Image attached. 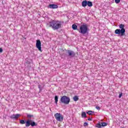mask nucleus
I'll list each match as a JSON object with an SVG mask.
<instances>
[{
    "label": "nucleus",
    "instance_id": "1",
    "mask_svg": "<svg viewBox=\"0 0 128 128\" xmlns=\"http://www.w3.org/2000/svg\"><path fill=\"white\" fill-rule=\"evenodd\" d=\"M50 28H52L54 30H56L62 28V22L56 20H52L48 24Z\"/></svg>",
    "mask_w": 128,
    "mask_h": 128
},
{
    "label": "nucleus",
    "instance_id": "2",
    "mask_svg": "<svg viewBox=\"0 0 128 128\" xmlns=\"http://www.w3.org/2000/svg\"><path fill=\"white\" fill-rule=\"evenodd\" d=\"M119 28L120 29H116L115 30L116 34H120L121 36H124L126 33V29H124V24H120L119 25Z\"/></svg>",
    "mask_w": 128,
    "mask_h": 128
},
{
    "label": "nucleus",
    "instance_id": "3",
    "mask_svg": "<svg viewBox=\"0 0 128 128\" xmlns=\"http://www.w3.org/2000/svg\"><path fill=\"white\" fill-rule=\"evenodd\" d=\"M79 32L82 34H88V25L84 24L80 26V30L78 29Z\"/></svg>",
    "mask_w": 128,
    "mask_h": 128
},
{
    "label": "nucleus",
    "instance_id": "4",
    "mask_svg": "<svg viewBox=\"0 0 128 128\" xmlns=\"http://www.w3.org/2000/svg\"><path fill=\"white\" fill-rule=\"evenodd\" d=\"M70 102V97H68L67 96H64L60 98V103L64 104H68Z\"/></svg>",
    "mask_w": 128,
    "mask_h": 128
},
{
    "label": "nucleus",
    "instance_id": "5",
    "mask_svg": "<svg viewBox=\"0 0 128 128\" xmlns=\"http://www.w3.org/2000/svg\"><path fill=\"white\" fill-rule=\"evenodd\" d=\"M54 118L57 122H62L64 120V116L60 113H56L54 114Z\"/></svg>",
    "mask_w": 128,
    "mask_h": 128
},
{
    "label": "nucleus",
    "instance_id": "6",
    "mask_svg": "<svg viewBox=\"0 0 128 128\" xmlns=\"http://www.w3.org/2000/svg\"><path fill=\"white\" fill-rule=\"evenodd\" d=\"M108 126L107 122H99L96 124V128H101L102 126Z\"/></svg>",
    "mask_w": 128,
    "mask_h": 128
},
{
    "label": "nucleus",
    "instance_id": "7",
    "mask_svg": "<svg viewBox=\"0 0 128 128\" xmlns=\"http://www.w3.org/2000/svg\"><path fill=\"white\" fill-rule=\"evenodd\" d=\"M68 56H70V58H74V56H76V52L73 50H68Z\"/></svg>",
    "mask_w": 128,
    "mask_h": 128
},
{
    "label": "nucleus",
    "instance_id": "8",
    "mask_svg": "<svg viewBox=\"0 0 128 128\" xmlns=\"http://www.w3.org/2000/svg\"><path fill=\"white\" fill-rule=\"evenodd\" d=\"M36 47L39 50H42V42L40 40H37L36 42Z\"/></svg>",
    "mask_w": 128,
    "mask_h": 128
},
{
    "label": "nucleus",
    "instance_id": "9",
    "mask_svg": "<svg viewBox=\"0 0 128 128\" xmlns=\"http://www.w3.org/2000/svg\"><path fill=\"white\" fill-rule=\"evenodd\" d=\"M20 116V114H14L12 115H11L10 116V118H13L14 120H18V117Z\"/></svg>",
    "mask_w": 128,
    "mask_h": 128
},
{
    "label": "nucleus",
    "instance_id": "10",
    "mask_svg": "<svg viewBox=\"0 0 128 128\" xmlns=\"http://www.w3.org/2000/svg\"><path fill=\"white\" fill-rule=\"evenodd\" d=\"M49 8H58V6L56 4H51L49 5Z\"/></svg>",
    "mask_w": 128,
    "mask_h": 128
},
{
    "label": "nucleus",
    "instance_id": "11",
    "mask_svg": "<svg viewBox=\"0 0 128 128\" xmlns=\"http://www.w3.org/2000/svg\"><path fill=\"white\" fill-rule=\"evenodd\" d=\"M88 6V1L86 0H84L82 2V6L84 8H86Z\"/></svg>",
    "mask_w": 128,
    "mask_h": 128
},
{
    "label": "nucleus",
    "instance_id": "12",
    "mask_svg": "<svg viewBox=\"0 0 128 128\" xmlns=\"http://www.w3.org/2000/svg\"><path fill=\"white\" fill-rule=\"evenodd\" d=\"M30 124H31L30 121L29 120H28L26 122V128H28V126H30Z\"/></svg>",
    "mask_w": 128,
    "mask_h": 128
},
{
    "label": "nucleus",
    "instance_id": "13",
    "mask_svg": "<svg viewBox=\"0 0 128 128\" xmlns=\"http://www.w3.org/2000/svg\"><path fill=\"white\" fill-rule=\"evenodd\" d=\"M54 100L56 104H58V96H55Z\"/></svg>",
    "mask_w": 128,
    "mask_h": 128
},
{
    "label": "nucleus",
    "instance_id": "14",
    "mask_svg": "<svg viewBox=\"0 0 128 128\" xmlns=\"http://www.w3.org/2000/svg\"><path fill=\"white\" fill-rule=\"evenodd\" d=\"M30 126H38V124L36 123L35 122H31Z\"/></svg>",
    "mask_w": 128,
    "mask_h": 128
},
{
    "label": "nucleus",
    "instance_id": "15",
    "mask_svg": "<svg viewBox=\"0 0 128 128\" xmlns=\"http://www.w3.org/2000/svg\"><path fill=\"white\" fill-rule=\"evenodd\" d=\"M87 6H92V2H90V1H88L87 2Z\"/></svg>",
    "mask_w": 128,
    "mask_h": 128
},
{
    "label": "nucleus",
    "instance_id": "16",
    "mask_svg": "<svg viewBox=\"0 0 128 128\" xmlns=\"http://www.w3.org/2000/svg\"><path fill=\"white\" fill-rule=\"evenodd\" d=\"M73 100L74 102H78V96H74L73 97Z\"/></svg>",
    "mask_w": 128,
    "mask_h": 128
},
{
    "label": "nucleus",
    "instance_id": "17",
    "mask_svg": "<svg viewBox=\"0 0 128 128\" xmlns=\"http://www.w3.org/2000/svg\"><path fill=\"white\" fill-rule=\"evenodd\" d=\"M72 28L74 30H78V26L76 24H72Z\"/></svg>",
    "mask_w": 128,
    "mask_h": 128
},
{
    "label": "nucleus",
    "instance_id": "18",
    "mask_svg": "<svg viewBox=\"0 0 128 128\" xmlns=\"http://www.w3.org/2000/svg\"><path fill=\"white\" fill-rule=\"evenodd\" d=\"M82 118H86V112H82Z\"/></svg>",
    "mask_w": 128,
    "mask_h": 128
},
{
    "label": "nucleus",
    "instance_id": "19",
    "mask_svg": "<svg viewBox=\"0 0 128 128\" xmlns=\"http://www.w3.org/2000/svg\"><path fill=\"white\" fill-rule=\"evenodd\" d=\"M38 88L40 90H42V88H44V86H41L40 84H38Z\"/></svg>",
    "mask_w": 128,
    "mask_h": 128
},
{
    "label": "nucleus",
    "instance_id": "20",
    "mask_svg": "<svg viewBox=\"0 0 128 128\" xmlns=\"http://www.w3.org/2000/svg\"><path fill=\"white\" fill-rule=\"evenodd\" d=\"M20 124H26V121H24V120H20Z\"/></svg>",
    "mask_w": 128,
    "mask_h": 128
},
{
    "label": "nucleus",
    "instance_id": "21",
    "mask_svg": "<svg viewBox=\"0 0 128 128\" xmlns=\"http://www.w3.org/2000/svg\"><path fill=\"white\" fill-rule=\"evenodd\" d=\"M87 114H90V116L92 115V111H88V112H87Z\"/></svg>",
    "mask_w": 128,
    "mask_h": 128
},
{
    "label": "nucleus",
    "instance_id": "22",
    "mask_svg": "<svg viewBox=\"0 0 128 128\" xmlns=\"http://www.w3.org/2000/svg\"><path fill=\"white\" fill-rule=\"evenodd\" d=\"M120 0H115L116 4H120Z\"/></svg>",
    "mask_w": 128,
    "mask_h": 128
},
{
    "label": "nucleus",
    "instance_id": "23",
    "mask_svg": "<svg viewBox=\"0 0 128 128\" xmlns=\"http://www.w3.org/2000/svg\"><path fill=\"white\" fill-rule=\"evenodd\" d=\"M96 108L98 110H100V107L99 106H96Z\"/></svg>",
    "mask_w": 128,
    "mask_h": 128
},
{
    "label": "nucleus",
    "instance_id": "24",
    "mask_svg": "<svg viewBox=\"0 0 128 128\" xmlns=\"http://www.w3.org/2000/svg\"><path fill=\"white\" fill-rule=\"evenodd\" d=\"M88 122H85L84 124V126H88Z\"/></svg>",
    "mask_w": 128,
    "mask_h": 128
},
{
    "label": "nucleus",
    "instance_id": "25",
    "mask_svg": "<svg viewBox=\"0 0 128 128\" xmlns=\"http://www.w3.org/2000/svg\"><path fill=\"white\" fill-rule=\"evenodd\" d=\"M27 116H28V118H32V116H34L30 115V114H28Z\"/></svg>",
    "mask_w": 128,
    "mask_h": 128
},
{
    "label": "nucleus",
    "instance_id": "26",
    "mask_svg": "<svg viewBox=\"0 0 128 128\" xmlns=\"http://www.w3.org/2000/svg\"><path fill=\"white\" fill-rule=\"evenodd\" d=\"M122 93H121V94H120L119 98H122Z\"/></svg>",
    "mask_w": 128,
    "mask_h": 128
},
{
    "label": "nucleus",
    "instance_id": "27",
    "mask_svg": "<svg viewBox=\"0 0 128 128\" xmlns=\"http://www.w3.org/2000/svg\"><path fill=\"white\" fill-rule=\"evenodd\" d=\"M2 48H0V52H2Z\"/></svg>",
    "mask_w": 128,
    "mask_h": 128
},
{
    "label": "nucleus",
    "instance_id": "28",
    "mask_svg": "<svg viewBox=\"0 0 128 128\" xmlns=\"http://www.w3.org/2000/svg\"><path fill=\"white\" fill-rule=\"evenodd\" d=\"M88 120H89V121H90V122L92 121V118H88Z\"/></svg>",
    "mask_w": 128,
    "mask_h": 128
}]
</instances>
